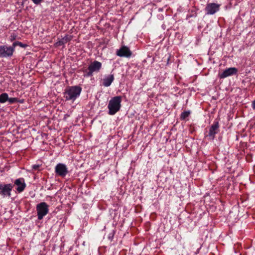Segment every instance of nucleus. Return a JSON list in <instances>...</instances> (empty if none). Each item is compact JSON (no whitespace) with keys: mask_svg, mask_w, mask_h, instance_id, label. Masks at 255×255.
<instances>
[{"mask_svg":"<svg viewBox=\"0 0 255 255\" xmlns=\"http://www.w3.org/2000/svg\"><path fill=\"white\" fill-rule=\"evenodd\" d=\"M82 88L78 86L68 87L64 92V98L67 101H74L81 92Z\"/></svg>","mask_w":255,"mask_h":255,"instance_id":"nucleus-1","label":"nucleus"},{"mask_svg":"<svg viewBox=\"0 0 255 255\" xmlns=\"http://www.w3.org/2000/svg\"><path fill=\"white\" fill-rule=\"evenodd\" d=\"M122 97L116 96L112 98L108 104L109 112H118L121 107Z\"/></svg>","mask_w":255,"mask_h":255,"instance_id":"nucleus-2","label":"nucleus"},{"mask_svg":"<svg viewBox=\"0 0 255 255\" xmlns=\"http://www.w3.org/2000/svg\"><path fill=\"white\" fill-rule=\"evenodd\" d=\"M36 209L37 214V218L38 220H42L43 217L46 216L49 211V206L44 202H41L37 204Z\"/></svg>","mask_w":255,"mask_h":255,"instance_id":"nucleus-3","label":"nucleus"},{"mask_svg":"<svg viewBox=\"0 0 255 255\" xmlns=\"http://www.w3.org/2000/svg\"><path fill=\"white\" fill-rule=\"evenodd\" d=\"M13 187L12 184H0V195L2 198L10 197Z\"/></svg>","mask_w":255,"mask_h":255,"instance_id":"nucleus-4","label":"nucleus"},{"mask_svg":"<svg viewBox=\"0 0 255 255\" xmlns=\"http://www.w3.org/2000/svg\"><path fill=\"white\" fill-rule=\"evenodd\" d=\"M102 68V63L98 61H94L92 62L88 67V71L86 76L90 77L93 76L94 72H98Z\"/></svg>","mask_w":255,"mask_h":255,"instance_id":"nucleus-5","label":"nucleus"},{"mask_svg":"<svg viewBox=\"0 0 255 255\" xmlns=\"http://www.w3.org/2000/svg\"><path fill=\"white\" fill-rule=\"evenodd\" d=\"M219 128L220 125L219 121L217 119H216L209 128L208 136L212 139H214L215 137L216 134L219 131Z\"/></svg>","mask_w":255,"mask_h":255,"instance_id":"nucleus-6","label":"nucleus"},{"mask_svg":"<svg viewBox=\"0 0 255 255\" xmlns=\"http://www.w3.org/2000/svg\"><path fill=\"white\" fill-rule=\"evenodd\" d=\"M14 52L13 47L7 46L6 45L0 46V57H11Z\"/></svg>","mask_w":255,"mask_h":255,"instance_id":"nucleus-7","label":"nucleus"},{"mask_svg":"<svg viewBox=\"0 0 255 255\" xmlns=\"http://www.w3.org/2000/svg\"><path fill=\"white\" fill-rule=\"evenodd\" d=\"M55 173L61 177H65L68 173L67 166L63 163H58L55 167Z\"/></svg>","mask_w":255,"mask_h":255,"instance_id":"nucleus-8","label":"nucleus"},{"mask_svg":"<svg viewBox=\"0 0 255 255\" xmlns=\"http://www.w3.org/2000/svg\"><path fill=\"white\" fill-rule=\"evenodd\" d=\"M220 4L216 3H208L205 7L206 14L212 15L219 10Z\"/></svg>","mask_w":255,"mask_h":255,"instance_id":"nucleus-9","label":"nucleus"},{"mask_svg":"<svg viewBox=\"0 0 255 255\" xmlns=\"http://www.w3.org/2000/svg\"><path fill=\"white\" fill-rule=\"evenodd\" d=\"M14 185L16 186L15 189L17 193H21L26 188V185L23 178H19L14 181Z\"/></svg>","mask_w":255,"mask_h":255,"instance_id":"nucleus-10","label":"nucleus"},{"mask_svg":"<svg viewBox=\"0 0 255 255\" xmlns=\"http://www.w3.org/2000/svg\"><path fill=\"white\" fill-rule=\"evenodd\" d=\"M238 72V69L235 67H231L226 69L222 73H219V77L220 79H224L228 76L235 75Z\"/></svg>","mask_w":255,"mask_h":255,"instance_id":"nucleus-11","label":"nucleus"},{"mask_svg":"<svg viewBox=\"0 0 255 255\" xmlns=\"http://www.w3.org/2000/svg\"><path fill=\"white\" fill-rule=\"evenodd\" d=\"M116 54L120 57H130L132 53L128 47L123 46L117 51Z\"/></svg>","mask_w":255,"mask_h":255,"instance_id":"nucleus-12","label":"nucleus"},{"mask_svg":"<svg viewBox=\"0 0 255 255\" xmlns=\"http://www.w3.org/2000/svg\"><path fill=\"white\" fill-rule=\"evenodd\" d=\"M72 39V36L66 34L61 39L59 40L54 44V46L57 47L64 45L65 43L70 41Z\"/></svg>","mask_w":255,"mask_h":255,"instance_id":"nucleus-13","label":"nucleus"},{"mask_svg":"<svg viewBox=\"0 0 255 255\" xmlns=\"http://www.w3.org/2000/svg\"><path fill=\"white\" fill-rule=\"evenodd\" d=\"M114 80L113 74L108 75L103 79V85L105 87H109L111 85Z\"/></svg>","mask_w":255,"mask_h":255,"instance_id":"nucleus-14","label":"nucleus"},{"mask_svg":"<svg viewBox=\"0 0 255 255\" xmlns=\"http://www.w3.org/2000/svg\"><path fill=\"white\" fill-rule=\"evenodd\" d=\"M8 95L7 94L4 93L0 95V103H3L5 102L8 100Z\"/></svg>","mask_w":255,"mask_h":255,"instance_id":"nucleus-15","label":"nucleus"},{"mask_svg":"<svg viewBox=\"0 0 255 255\" xmlns=\"http://www.w3.org/2000/svg\"><path fill=\"white\" fill-rule=\"evenodd\" d=\"M16 46H19L21 47H25L27 45L26 44H23L21 42L19 41H15L12 43L11 47H13V51H14L15 47Z\"/></svg>","mask_w":255,"mask_h":255,"instance_id":"nucleus-16","label":"nucleus"},{"mask_svg":"<svg viewBox=\"0 0 255 255\" xmlns=\"http://www.w3.org/2000/svg\"><path fill=\"white\" fill-rule=\"evenodd\" d=\"M190 113H182L180 116V118L183 120H185L189 117Z\"/></svg>","mask_w":255,"mask_h":255,"instance_id":"nucleus-17","label":"nucleus"},{"mask_svg":"<svg viewBox=\"0 0 255 255\" xmlns=\"http://www.w3.org/2000/svg\"><path fill=\"white\" fill-rule=\"evenodd\" d=\"M7 101L10 103H15V102H17L18 101V99L16 98H8V100Z\"/></svg>","mask_w":255,"mask_h":255,"instance_id":"nucleus-18","label":"nucleus"},{"mask_svg":"<svg viewBox=\"0 0 255 255\" xmlns=\"http://www.w3.org/2000/svg\"><path fill=\"white\" fill-rule=\"evenodd\" d=\"M114 235H115V231L113 230L112 231V232H111V233L109 234V236H108L109 239L111 241H112L114 238Z\"/></svg>","mask_w":255,"mask_h":255,"instance_id":"nucleus-19","label":"nucleus"},{"mask_svg":"<svg viewBox=\"0 0 255 255\" xmlns=\"http://www.w3.org/2000/svg\"><path fill=\"white\" fill-rule=\"evenodd\" d=\"M43 0H32V2L36 4H39Z\"/></svg>","mask_w":255,"mask_h":255,"instance_id":"nucleus-20","label":"nucleus"},{"mask_svg":"<svg viewBox=\"0 0 255 255\" xmlns=\"http://www.w3.org/2000/svg\"><path fill=\"white\" fill-rule=\"evenodd\" d=\"M16 36L14 34H12L10 35V41H13L16 39Z\"/></svg>","mask_w":255,"mask_h":255,"instance_id":"nucleus-21","label":"nucleus"},{"mask_svg":"<svg viewBox=\"0 0 255 255\" xmlns=\"http://www.w3.org/2000/svg\"><path fill=\"white\" fill-rule=\"evenodd\" d=\"M252 107L254 110H255V100L253 102Z\"/></svg>","mask_w":255,"mask_h":255,"instance_id":"nucleus-22","label":"nucleus"},{"mask_svg":"<svg viewBox=\"0 0 255 255\" xmlns=\"http://www.w3.org/2000/svg\"><path fill=\"white\" fill-rule=\"evenodd\" d=\"M171 57V56L170 55H169L168 56V58H167V64H168V63H169V61H170V60Z\"/></svg>","mask_w":255,"mask_h":255,"instance_id":"nucleus-23","label":"nucleus"},{"mask_svg":"<svg viewBox=\"0 0 255 255\" xmlns=\"http://www.w3.org/2000/svg\"><path fill=\"white\" fill-rule=\"evenodd\" d=\"M38 167H39V165H34L33 166V168L34 169H36L38 168Z\"/></svg>","mask_w":255,"mask_h":255,"instance_id":"nucleus-24","label":"nucleus"},{"mask_svg":"<svg viewBox=\"0 0 255 255\" xmlns=\"http://www.w3.org/2000/svg\"><path fill=\"white\" fill-rule=\"evenodd\" d=\"M116 113H109L110 115H114Z\"/></svg>","mask_w":255,"mask_h":255,"instance_id":"nucleus-25","label":"nucleus"}]
</instances>
